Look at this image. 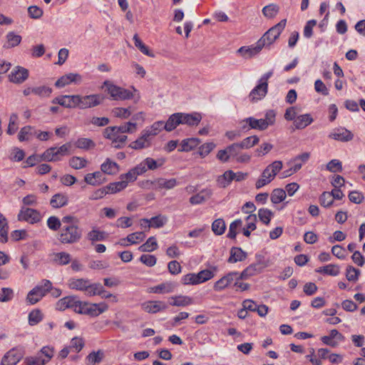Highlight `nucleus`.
<instances>
[{
    "label": "nucleus",
    "instance_id": "1",
    "mask_svg": "<svg viewBox=\"0 0 365 365\" xmlns=\"http://www.w3.org/2000/svg\"><path fill=\"white\" fill-rule=\"evenodd\" d=\"M82 237V230L75 224L64 225L58 234V240L62 244L72 245Z\"/></svg>",
    "mask_w": 365,
    "mask_h": 365
},
{
    "label": "nucleus",
    "instance_id": "2",
    "mask_svg": "<svg viewBox=\"0 0 365 365\" xmlns=\"http://www.w3.org/2000/svg\"><path fill=\"white\" fill-rule=\"evenodd\" d=\"M287 20L282 19L278 24L270 28L261 38L257 41L259 45L262 48L264 46H268L272 44L276 39L279 36L282 31L286 26Z\"/></svg>",
    "mask_w": 365,
    "mask_h": 365
},
{
    "label": "nucleus",
    "instance_id": "3",
    "mask_svg": "<svg viewBox=\"0 0 365 365\" xmlns=\"http://www.w3.org/2000/svg\"><path fill=\"white\" fill-rule=\"evenodd\" d=\"M51 289V282L43 279L41 284L33 288L27 294L26 301L31 304L38 302Z\"/></svg>",
    "mask_w": 365,
    "mask_h": 365
},
{
    "label": "nucleus",
    "instance_id": "4",
    "mask_svg": "<svg viewBox=\"0 0 365 365\" xmlns=\"http://www.w3.org/2000/svg\"><path fill=\"white\" fill-rule=\"evenodd\" d=\"M71 143H66L59 148L52 147L47 149L43 154L42 158L46 161H56L59 156L68 155L70 154Z\"/></svg>",
    "mask_w": 365,
    "mask_h": 365
},
{
    "label": "nucleus",
    "instance_id": "5",
    "mask_svg": "<svg viewBox=\"0 0 365 365\" xmlns=\"http://www.w3.org/2000/svg\"><path fill=\"white\" fill-rule=\"evenodd\" d=\"M107 91L113 99L123 101L130 99L134 97L133 93L125 88L115 86L108 81L104 83Z\"/></svg>",
    "mask_w": 365,
    "mask_h": 365
},
{
    "label": "nucleus",
    "instance_id": "6",
    "mask_svg": "<svg viewBox=\"0 0 365 365\" xmlns=\"http://www.w3.org/2000/svg\"><path fill=\"white\" fill-rule=\"evenodd\" d=\"M24 356V351L22 347H14L4 355L1 365H16Z\"/></svg>",
    "mask_w": 365,
    "mask_h": 365
},
{
    "label": "nucleus",
    "instance_id": "7",
    "mask_svg": "<svg viewBox=\"0 0 365 365\" xmlns=\"http://www.w3.org/2000/svg\"><path fill=\"white\" fill-rule=\"evenodd\" d=\"M103 99L104 98L99 94L78 95V108L80 109L93 108L101 104Z\"/></svg>",
    "mask_w": 365,
    "mask_h": 365
},
{
    "label": "nucleus",
    "instance_id": "8",
    "mask_svg": "<svg viewBox=\"0 0 365 365\" xmlns=\"http://www.w3.org/2000/svg\"><path fill=\"white\" fill-rule=\"evenodd\" d=\"M41 219L40 213L31 208L22 207L18 215V220L20 221H26L34 224L39 222Z\"/></svg>",
    "mask_w": 365,
    "mask_h": 365
},
{
    "label": "nucleus",
    "instance_id": "9",
    "mask_svg": "<svg viewBox=\"0 0 365 365\" xmlns=\"http://www.w3.org/2000/svg\"><path fill=\"white\" fill-rule=\"evenodd\" d=\"M142 309L150 314H155L165 310L168 308L166 304L162 301H148L141 304Z\"/></svg>",
    "mask_w": 365,
    "mask_h": 365
},
{
    "label": "nucleus",
    "instance_id": "10",
    "mask_svg": "<svg viewBox=\"0 0 365 365\" xmlns=\"http://www.w3.org/2000/svg\"><path fill=\"white\" fill-rule=\"evenodd\" d=\"M29 77V71L23 67L17 66L9 75V80L14 83H22Z\"/></svg>",
    "mask_w": 365,
    "mask_h": 365
},
{
    "label": "nucleus",
    "instance_id": "11",
    "mask_svg": "<svg viewBox=\"0 0 365 365\" xmlns=\"http://www.w3.org/2000/svg\"><path fill=\"white\" fill-rule=\"evenodd\" d=\"M147 171L143 165H138L135 168L130 169L127 173L120 175V179L125 180L127 185L129 182H134L139 175H141Z\"/></svg>",
    "mask_w": 365,
    "mask_h": 365
},
{
    "label": "nucleus",
    "instance_id": "12",
    "mask_svg": "<svg viewBox=\"0 0 365 365\" xmlns=\"http://www.w3.org/2000/svg\"><path fill=\"white\" fill-rule=\"evenodd\" d=\"M268 83H262L259 81V83L256 86L250 93V98L252 101L261 100L267 93Z\"/></svg>",
    "mask_w": 365,
    "mask_h": 365
},
{
    "label": "nucleus",
    "instance_id": "13",
    "mask_svg": "<svg viewBox=\"0 0 365 365\" xmlns=\"http://www.w3.org/2000/svg\"><path fill=\"white\" fill-rule=\"evenodd\" d=\"M180 113V124H185L189 126L197 125L202 120V115L198 113Z\"/></svg>",
    "mask_w": 365,
    "mask_h": 365
},
{
    "label": "nucleus",
    "instance_id": "14",
    "mask_svg": "<svg viewBox=\"0 0 365 365\" xmlns=\"http://www.w3.org/2000/svg\"><path fill=\"white\" fill-rule=\"evenodd\" d=\"M82 80L81 75L78 73H70L61 76L55 83V86L58 88H63L71 83H79Z\"/></svg>",
    "mask_w": 365,
    "mask_h": 365
},
{
    "label": "nucleus",
    "instance_id": "15",
    "mask_svg": "<svg viewBox=\"0 0 365 365\" xmlns=\"http://www.w3.org/2000/svg\"><path fill=\"white\" fill-rule=\"evenodd\" d=\"M150 140L151 138L149 137V134H147L143 130L141 132V135L137 140L132 142L129 145V147L135 150L148 148L151 144Z\"/></svg>",
    "mask_w": 365,
    "mask_h": 365
},
{
    "label": "nucleus",
    "instance_id": "16",
    "mask_svg": "<svg viewBox=\"0 0 365 365\" xmlns=\"http://www.w3.org/2000/svg\"><path fill=\"white\" fill-rule=\"evenodd\" d=\"M329 137L336 140L348 142L353 139L354 135L347 129L340 128L331 133Z\"/></svg>",
    "mask_w": 365,
    "mask_h": 365
},
{
    "label": "nucleus",
    "instance_id": "17",
    "mask_svg": "<svg viewBox=\"0 0 365 365\" xmlns=\"http://www.w3.org/2000/svg\"><path fill=\"white\" fill-rule=\"evenodd\" d=\"M314 121L313 118L309 113L297 115L294 120L293 124L296 129L302 130L309 125L312 124Z\"/></svg>",
    "mask_w": 365,
    "mask_h": 365
},
{
    "label": "nucleus",
    "instance_id": "18",
    "mask_svg": "<svg viewBox=\"0 0 365 365\" xmlns=\"http://www.w3.org/2000/svg\"><path fill=\"white\" fill-rule=\"evenodd\" d=\"M84 180L87 184L96 186L103 183L106 180V178L103 172L97 171L87 174L84 178Z\"/></svg>",
    "mask_w": 365,
    "mask_h": 365
},
{
    "label": "nucleus",
    "instance_id": "19",
    "mask_svg": "<svg viewBox=\"0 0 365 365\" xmlns=\"http://www.w3.org/2000/svg\"><path fill=\"white\" fill-rule=\"evenodd\" d=\"M108 309V306L106 303L102 302L99 304H90L88 309H86V311L83 312L84 314H88L91 317H97L107 311Z\"/></svg>",
    "mask_w": 365,
    "mask_h": 365
},
{
    "label": "nucleus",
    "instance_id": "20",
    "mask_svg": "<svg viewBox=\"0 0 365 365\" xmlns=\"http://www.w3.org/2000/svg\"><path fill=\"white\" fill-rule=\"evenodd\" d=\"M262 48L257 42L255 46L247 47L242 46L237 50V53L240 54L245 58H250L259 53Z\"/></svg>",
    "mask_w": 365,
    "mask_h": 365
},
{
    "label": "nucleus",
    "instance_id": "21",
    "mask_svg": "<svg viewBox=\"0 0 365 365\" xmlns=\"http://www.w3.org/2000/svg\"><path fill=\"white\" fill-rule=\"evenodd\" d=\"M237 272H230L226 276L222 277L220 279L217 281L214 285V289L215 291H220L227 287L234 279L235 276H237Z\"/></svg>",
    "mask_w": 365,
    "mask_h": 365
},
{
    "label": "nucleus",
    "instance_id": "22",
    "mask_svg": "<svg viewBox=\"0 0 365 365\" xmlns=\"http://www.w3.org/2000/svg\"><path fill=\"white\" fill-rule=\"evenodd\" d=\"M247 257V254L240 247H232L230 250V256L228 259V262L235 263L237 262H242Z\"/></svg>",
    "mask_w": 365,
    "mask_h": 365
},
{
    "label": "nucleus",
    "instance_id": "23",
    "mask_svg": "<svg viewBox=\"0 0 365 365\" xmlns=\"http://www.w3.org/2000/svg\"><path fill=\"white\" fill-rule=\"evenodd\" d=\"M89 280L86 279H70L68 281V287L72 289H76L85 292L88 287Z\"/></svg>",
    "mask_w": 365,
    "mask_h": 365
},
{
    "label": "nucleus",
    "instance_id": "24",
    "mask_svg": "<svg viewBox=\"0 0 365 365\" xmlns=\"http://www.w3.org/2000/svg\"><path fill=\"white\" fill-rule=\"evenodd\" d=\"M151 183L156 185V188L158 189H167L170 190L174 188L177 185V180L175 178H171L169 180L165 178H158L154 182Z\"/></svg>",
    "mask_w": 365,
    "mask_h": 365
},
{
    "label": "nucleus",
    "instance_id": "25",
    "mask_svg": "<svg viewBox=\"0 0 365 365\" xmlns=\"http://www.w3.org/2000/svg\"><path fill=\"white\" fill-rule=\"evenodd\" d=\"M262 268L259 264H252L248 266L243 272L239 275L240 279H246L250 277L254 276L262 272Z\"/></svg>",
    "mask_w": 365,
    "mask_h": 365
},
{
    "label": "nucleus",
    "instance_id": "26",
    "mask_svg": "<svg viewBox=\"0 0 365 365\" xmlns=\"http://www.w3.org/2000/svg\"><path fill=\"white\" fill-rule=\"evenodd\" d=\"M165 160L163 158H159L158 160H154L151 158H145L142 163L139 165H143L145 168L148 170H154L160 167H161Z\"/></svg>",
    "mask_w": 365,
    "mask_h": 365
},
{
    "label": "nucleus",
    "instance_id": "27",
    "mask_svg": "<svg viewBox=\"0 0 365 365\" xmlns=\"http://www.w3.org/2000/svg\"><path fill=\"white\" fill-rule=\"evenodd\" d=\"M211 196L210 190H203L199 193L190 197V202L192 205H199L207 200Z\"/></svg>",
    "mask_w": 365,
    "mask_h": 365
},
{
    "label": "nucleus",
    "instance_id": "28",
    "mask_svg": "<svg viewBox=\"0 0 365 365\" xmlns=\"http://www.w3.org/2000/svg\"><path fill=\"white\" fill-rule=\"evenodd\" d=\"M179 116V113L171 115L168 120L165 123L164 122V129L168 132H170L176 128L181 122Z\"/></svg>",
    "mask_w": 365,
    "mask_h": 365
},
{
    "label": "nucleus",
    "instance_id": "29",
    "mask_svg": "<svg viewBox=\"0 0 365 365\" xmlns=\"http://www.w3.org/2000/svg\"><path fill=\"white\" fill-rule=\"evenodd\" d=\"M200 143V140L196 138L185 139L181 142V148L178 149V151L188 152L197 147Z\"/></svg>",
    "mask_w": 365,
    "mask_h": 365
},
{
    "label": "nucleus",
    "instance_id": "30",
    "mask_svg": "<svg viewBox=\"0 0 365 365\" xmlns=\"http://www.w3.org/2000/svg\"><path fill=\"white\" fill-rule=\"evenodd\" d=\"M76 297L73 296L63 297L56 303V308L59 310H65L68 308H73L74 304L76 303Z\"/></svg>",
    "mask_w": 365,
    "mask_h": 365
},
{
    "label": "nucleus",
    "instance_id": "31",
    "mask_svg": "<svg viewBox=\"0 0 365 365\" xmlns=\"http://www.w3.org/2000/svg\"><path fill=\"white\" fill-rule=\"evenodd\" d=\"M9 225L6 218L0 213V242L5 243L8 241Z\"/></svg>",
    "mask_w": 365,
    "mask_h": 365
},
{
    "label": "nucleus",
    "instance_id": "32",
    "mask_svg": "<svg viewBox=\"0 0 365 365\" xmlns=\"http://www.w3.org/2000/svg\"><path fill=\"white\" fill-rule=\"evenodd\" d=\"M118 165L109 158H107L106 162L101 165V171L106 174L114 175L118 172Z\"/></svg>",
    "mask_w": 365,
    "mask_h": 365
},
{
    "label": "nucleus",
    "instance_id": "33",
    "mask_svg": "<svg viewBox=\"0 0 365 365\" xmlns=\"http://www.w3.org/2000/svg\"><path fill=\"white\" fill-rule=\"evenodd\" d=\"M67 202L68 197L66 195L57 193L52 197L50 204L54 208H59L66 205Z\"/></svg>",
    "mask_w": 365,
    "mask_h": 365
},
{
    "label": "nucleus",
    "instance_id": "34",
    "mask_svg": "<svg viewBox=\"0 0 365 365\" xmlns=\"http://www.w3.org/2000/svg\"><path fill=\"white\" fill-rule=\"evenodd\" d=\"M244 122L249 123V126L251 129L264 130L267 128L265 125L264 121L262 120V118L256 119L255 118L250 117L244 119Z\"/></svg>",
    "mask_w": 365,
    "mask_h": 365
},
{
    "label": "nucleus",
    "instance_id": "35",
    "mask_svg": "<svg viewBox=\"0 0 365 365\" xmlns=\"http://www.w3.org/2000/svg\"><path fill=\"white\" fill-rule=\"evenodd\" d=\"M87 286L85 294L89 297L101 294L103 292V287L100 283L91 284L89 281Z\"/></svg>",
    "mask_w": 365,
    "mask_h": 365
},
{
    "label": "nucleus",
    "instance_id": "36",
    "mask_svg": "<svg viewBox=\"0 0 365 365\" xmlns=\"http://www.w3.org/2000/svg\"><path fill=\"white\" fill-rule=\"evenodd\" d=\"M158 248L157 240L155 237H149L147 241L138 247L142 252H150Z\"/></svg>",
    "mask_w": 365,
    "mask_h": 365
},
{
    "label": "nucleus",
    "instance_id": "37",
    "mask_svg": "<svg viewBox=\"0 0 365 365\" xmlns=\"http://www.w3.org/2000/svg\"><path fill=\"white\" fill-rule=\"evenodd\" d=\"M173 302L170 304L175 307H185L192 304V299L187 296H176L170 297Z\"/></svg>",
    "mask_w": 365,
    "mask_h": 365
},
{
    "label": "nucleus",
    "instance_id": "38",
    "mask_svg": "<svg viewBox=\"0 0 365 365\" xmlns=\"http://www.w3.org/2000/svg\"><path fill=\"white\" fill-rule=\"evenodd\" d=\"M103 357L104 352L102 350L92 351L86 357L87 365L99 364L103 360Z\"/></svg>",
    "mask_w": 365,
    "mask_h": 365
},
{
    "label": "nucleus",
    "instance_id": "39",
    "mask_svg": "<svg viewBox=\"0 0 365 365\" xmlns=\"http://www.w3.org/2000/svg\"><path fill=\"white\" fill-rule=\"evenodd\" d=\"M162 129H164V121L159 120L155 122L150 128H145L143 131L149 134V137L152 138V137L157 135Z\"/></svg>",
    "mask_w": 365,
    "mask_h": 365
},
{
    "label": "nucleus",
    "instance_id": "40",
    "mask_svg": "<svg viewBox=\"0 0 365 365\" xmlns=\"http://www.w3.org/2000/svg\"><path fill=\"white\" fill-rule=\"evenodd\" d=\"M7 43L4 46L6 48H12L18 46L21 41V36L11 31L6 35Z\"/></svg>",
    "mask_w": 365,
    "mask_h": 365
},
{
    "label": "nucleus",
    "instance_id": "41",
    "mask_svg": "<svg viewBox=\"0 0 365 365\" xmlns=\"http://www.w3.org/2000/svg\"><path fill=\"white\" fill-rule=\"evenodd\" d=\"M61 106L66 108H78V95H64Z\"/></svg>",
    "mask_w": 365,
    "mask_h": 365
},
{
    "label": "nucleus",
    "instance_id": "42",
    "mask_svg": "<svg viewBox=\"0 0 365 365\" xmlns=\"http://www.w3.org/2000/svg\"><path fill=\"white\" fill-rule=\"evenodd\" d=\"M268 169H264L260 176V178L257 180L255 186L257 189H259L263 186L271 182L274 179L270 174H268Z\"/></svg>",
    "mask_w": 365,
    "mask_h": 365
},
{
    "label": "nucleus",
    "instance_id": "43",
    "mask_svg": "<svg viewBox=\"0 0 365 365\" xmlns=\"http://www.w3.org/2000/svg\"><path fill=\"white\" fill-rule=\"evenodd\" d=\"M175 285L171 282L162 283L158 286H155L151 289V291L154 293L164 294L170 293L174 290Z\"/></svg>",
    "mask_w": 365,
    "mask_h": 365
},
{
    "label": "nucleus",
    "instance_id": "44",
    "mask_svg": "<svg viewBox=\"0 0 365 365\" xmlns=\"http://www.w3.org/2000/svg\"><path fill=\"white\" fill-rule=\"evenodd\" d=\"M235 173L232 170H227L222 175L218 178L217 182L221 187H225L235 179Z\"/></svg>",
    "mask_w": 365,
    "mask_h": 365
},
{
    "label": "nucleus",
    "instance_id": "45",
    "mask_svg": "<svg viewBox=\"0 0 365 365\" xmlns=\"http://www.w3.org/2000/svg\"><path fill=\"white\" fill-rule=\"evenodd\" d=\"M106 187L108 193H116L127 187V182L125 180H120V181L110 183Z\"/></svg>",
    "mask_w": 365,
    "mask_h": 365
},
{
    "label": "nucleus",
    "instance_id": "46",
    "mask_svg": "<svg viewBox=\"0 0 365 365\" xmlns=\"http://www.w3.org/2000/svg\"><path fill=\"white\" fill-rule=\"evenodd\" d=\"M135 46L145 55L154 57V54L149 50L143 41L140 39L138 35L136 34L133 36Z\"/></svg>",
    "mask_w": 365,
    "mask_h": 365
},
{
    "label": "nucleus",
    "instance_id": "47",
    "mask_svg": "<svg viewBox=\"0 0 365 365\" xmlns=\"http://www.w3.org/2000/svg\"><path fill=\"white\" fill-rule=\"evenodd\" d=\"M259 138L257 135H252L243 139L238 143L240 147L243 149H249L259 143Z\"/></svg>",
    "mask_w": 365,
    "mask_h": 365
},
{
    "label": "nucleus",
    "instance_id": "48",
    "mask_svg": "<svg viewBox=\"0 0 365 365\" xmlns=\"http://www.w3.org/2000/svg\"><path fill=\"white\" fill-rule=\"evenodd\" d=\"M226 225L225 221L221 219L215 220L212 224V230L217 235H221L225 232Z\"/></svg>",
    "mask_w": 365,
    "mask_h": 365
},
{
    "label": "nucleus",
    "instance_id": "49",
    "mask_svg": "<svg viewBox=\"0 0 365 365\" xmlns=\"http://www.w3.org/2000/svg\"><path fill=\"white\" fill-rule=\"evenodd\" d=\"M286 197V191L283 189L277 188L274 189L271 195V201L274 204H277L283 201Z\"/></svg>",
    "mask_w": 365,
    "mask_h": 365
},
{
    "label": "nucleus",
    "instance_id": "50",
    "mask_svg": "<svg viewBox=\"0 0 365 365\" xmlns=\"http://www.w3.org/2000/svg\"><path fill=\"white\" fill-rule=\"evenodd\" d=\"M54 260L60 265H66L71 262V257L66 252H58L55 254Z\"/></svg>",
    "mask_w": 365,
    "mask_h": 365
},
{
    "label": "nucleus",
    "instance_id": "51",
    "mask_svg": "<svg viewBox=\"0 0 365 365\" xmlns=\"http://www.w3.org/2000/svg\"><path fill=\"white\" fill-rule=\"evenodd\" d=\"M106 237V233L98 230H92L88 233V239L91 242L102 241Z\"/></svg>",
    "mask_w": 365,
    "mask_h": 365
},
{
    "label": "nucleus",
    "instance_id": "52",
    "mask_svg": "<svg viewBox=\"0 0 365 365\" xmlns=\"http://www.w3.org/2000/svg\"><path fill=\"white\" fill-rule=\"evenodd\" d=\"M43 319V314L39 309H34L29 314V323L31 326L38 324Z\"/></svg>",
    "mask_w": 365,
    "mask_h": 365
},
{
    "label": "nucleus",
    "instance_id": "53",
    "mask_svg": "<svg viewBox=\"0 0 365 365\" xmlns=\"http://www.w3.org/2000/svg\"><path fill=\"white\" fill-rule=\"evenodd\" d=\"M361 272L359 269L349 265L346 267V277L350 282H356Z\"/></svg>",
    "mask_w": 365,
    "mask_h": 365
},
{
    "label": "nucleus",
    "instance_id": "54",
    "mask_svg": "<svg viewBox=\"0 0 365 365\" xmlns=\"http://www.w3.org/2000/svg\"><path fill=\"white\" fill-rule=\"evenodd\" d=\"M69 165L74 169L78 170L83 168L87 165V160L83 158L73 157L69 160Z\"/></svg>",
    "mask_w": 365,
    "mask_h": 365
},
{
    "label": "nucleus",
    "instance_id": "55",
    "mask_svg": "<svg viewBox=\"0 0 365 365\" xmlns=\"http://www.w3.org/2000/svg\"><path fill=\"white\" fill-rule=\"evenodd\" d=\"M282 168V162L280 160H275L272 163L269 164L265 169H268V174L272 176L274 179L277 174Z\"/></svg>",
    "mask_w": 365,
    "mask_h": 365
},
{
    "label": "nucleus",
    "instance_id": "56",
    "mask_svg": "<svg viewBox=\"0 0 365 365\" xmlns=\"http://www.w3.org/2000/svg\"><path fill=\"white\" fill-rule=\"evenodd\" d=\"M145 237V235L143 232H136L128 235L126 238H124L122 240H127L131 244H137L138 242L143 241Z\"/></svg>",
    "mask_w": 365,
    "mask_h": 365
},
{
    "label": "nucleus",
    "instance_id": "57",
    "mask_svg": "<svg viewBox=\"0 0 365 365\" xmlns=\"http://www.w3.org/2000/svg\"><path fill=\"white\" fill-rule=\"evenodd\" d=\"M272 215V212L268 209L261 208L258 210V217L265 225H268L269 223Z\"/></svg>",
    "mask_w": 365,
    "mask_h": 365
},
{
    "label": "nucleus",
    "instance_id": "58",
    "mask_svg": "<svg viewBox=\"0 0 365 365\" xmlns=\"http://www.w3.org/2000/svg\"><path fill=\"white\" fill-rule=\"evenodd\" d=\"M320 205L324 207H330L333 202V197L329 192H324L319 197Z\"/></svg>",
    "mask_w": 365,
    "mask_h": 365
},
{
    "label": "nucleus",
    "instance_id": "59",
    "mask_svg": "<svg viewBox=\"0 0 365 365\" xmlns=\"http://www.w3.org/2000/svg\"><path fill=\"white\" fill-rule=\"evenodd\" d=\"M279 11V7L275 4H269L262 9L263 14L268 18H273Z\"/></svg>",
    "mask_w": 365,
    "mask_h": 365
},
{
    "label": "nucleus",
    "instance_id": "60",
    "mask_svg": "<svg viewBox=\"0 0 365 365\" xmlns=\"http://www.w3.org/2000/svg\"><path fill=\"white\" fill-rule=\"evenodd\" d=\"M17 120L18 115L16 113L11 114L9 118V123L6 131L9 135H13L17 130Z\"/></svg>",
    "mask_w": 365,
    "mask_h": 365
},
{
    "label": "nucleus",
    "instance_id": "61",
    "mask_svg": "<svg viewBox=\"0 0 365 365\" xmlns=\"http://www.w3.org/2000/svg\"><path fill=\"white\" fill-rule=\"evenodd\" d=\"M152 227H162L167 221V217L162 215H158L149 220Z\"/></svg>",
    "mask_w": 365,
    "mask_h": 365
},
{
    "label": "nucleus",
    "instance_id": "62",
    "mask_svg": "<svg viewBox=\"0 0 365 365\" xmlns=\"http://www.w3.org/2000/svg\"><path fill=\"white\" fill-rule=\"evenodd\" d=\"M242 224L241 220H236L230 225L227 237L230 239H235L237 235V229Z\"/></svg>",
    "mask_w": 365,
    "mask_h": 365
},
{
    "label": "nucleus",
    "instance_id": "63",
    "mask_svg": "<svg viewBox=\"0 0 365 365\" xmlns=\"http://www.w3.org/2000/svg\"><path fill=\"white\" fill-rule=\"evenodd\" d=\"M47 225L48 228L53 231H56L61 228V222L56 216H51L47 220Z\"/></svg>",
    "mask_w": 365,
    "mask_h": 365
},
{
    "label": "nucleus",
    "instance_id": "64",
    "mask_svg": "<svg viewBox=\"0 0 365 365\" xmlns=\"http://www.w3.org/2000/svg\"><path fill=\"white\" fill-rule=\"evenodd\" d=\"M327 169L332 173L341 172L342 165L339 160H331L327 165Z\"/></svg>",
    "mask_w": 365,
    "mask_h": 365
}]
</instances>
